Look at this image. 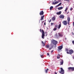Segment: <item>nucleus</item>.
Returning <instances> with one entry per match:
<instances>
[{"label": "nucleus", "mask_w": 74, "mask_h": 74, "mask_svg": "<svg viewBox=\"0 0 74 74\" xmlns=\"http://www.w3.org/2000/svg\"><path fill=\"white\" fill-rule=\"evenodd\" d=\"M65 51L66 52L67 54H70V55H72L73 53H74V51L72 49L69 50V49L67 48L65 49Z\"/></svg>", "instance_id": "f257e3e1"}, {"label": "nucleus", "mask_w": 74, "mask_h": 74, "mask_svg": "<svg viewBox=\"0 0 74 74\" xmlns=\"http://www.w3.org/2000/svg\"><path fill=\"white\" fill-rule=\"evenodd\" d=\"M51 43L54 44V45H56L58 44V42L54 40H51Z\"/></svg>", "instance_id": "f03ea898"}, {"label": "nucleus", "mask_w": 74, "mask_h": 74, "mask_svg": "<svg viewBox=\"0 0 74 74\" xmlns=\"http://www.w3.org/2000/svg\"><path fill=\"white\" fill-rule=\"evenodd\" d=\"M42 38L44 39V37H45V32L43 29H42Z\"/></svg>", "instance_id": "7ed1b4c3"}, {"label": "nucleus", "mask_w": 74, "mask_h": 74, "mask_svg": "<svg viewBox=\"0 0 74 74\" xmlns=\"http://www.w3.org/2000/svg\"><path fill=\"white\" fill-rule=\"evenodd\" d=\"M61 71H59V73H60V74H64V70H63L62 68H60Z\"/></svg>", "instance_id": "20e7f679"}, {"label": "nucleus", "mask_w": 74, "mask_h": 74, "mask_svg": "<svg viewBox=\"0 0 74 74\" xmlns=\"http://www.w3.org/2000/svg\"><path fill=\"white\" fill-rule=\"evenodd\" d=\"M58 51H59L60 50H61L63 48V46H60L58 47Z\"/></svg>", "instance_id": "39448f33"}, {"label": "nucleus", "mask_w": 74, "mask_h": 74, "mask_svg": "<svg viewBox=\"0 0 74 74\" xmlns=\"http://www.w3.org/2000/svg\"><path fill=\"white\" fill-rule=\"evenodd\" d=\"M67 20L68 21V24L69 25V24L70 23V17L68 16L67 18Z\"/></svg>", "instance_id": "423d86ee"}, {"label": "nucleus", "mask_w": 74, "mask_h": 74, "mask_svg": "<svg viewBox=\"0 0 74 74\" xmlns=\"http://www.w3.org/2000/svg\"><path fill=\"white\" fill-rule=\"evenodd\" d=\"M62 23L64 25H67V21H64L62 22Z\"/></svg>", "instance_id": "0eeeda50"}, {"label": "nucleus", "mask_w": 74, "mask_h": 74, "mask_svg": "<svg viewBox=\"0 0 74 74\" xmlns=\"http://www.w3.org/2000/svg\"><path fill=\"white\" fill-rule=\"evenodd\" d=\"M58 36L59 37H63V34L62 32H60L58 33Z\"/></svg>", "instance_id": "6e6552de"}, {"label": "nucleus", "mask_w": 74, "mask_h": 74, "mask_svg": "<svg viewBox=\"0 0 74 74\" xmlns=\"http://www.w3.org/2000/svg\"><path fill=\"white\" fill-rule=\"evenodd\" d=\"M54 36L55 38H59V36L58 35V33H56L55 34Z\"/></svg>", "instance_id": "1a4fd4ad"}, {"label": "nucleus", "mask_w": 74, "mask_h": 74, "mask_svg": "<svg viewBox=\"0 0 74 74\" xmlns=\"http://www.w3.org/2000/svg\"><path fill=\"white\" fill-rule=\"evenodd\" d=\"M68 69L69 70H71L72 71H74V67H70L68 68Z\"/></svg>", "instance_id": "9d476101"}, {"label": "nucleus", "mask_w": 74, "mask_h": 74, "mask_svg": "<svg viewBox=\"0 0 74 74\" xmlns=\"http://www.w3.org/2000/svg\"><path fill=\"white\" fill-rule=\"evenodd\" d=\"M59 1H58L54 2L52 4H53V5H55V4H58V3H59Z\"/></svg>", "instance_id": "9b49d317"}, {"label": "nucleus", "mask_w": 74, "mask_h": 74, "mask_svg": "<svg viewBox=\"0 0 74 74\" xmlns=\"http://www.w3.org/2000/svg\"><path fill=\"white\" fill-rule=\"evenodd\" d=\"M59 18L61 19H63L64 18V15L62 14L60 16Z\"/></svg>", "instance_id": "f8f14e48"}, {"label": "nucleus", "mask_w": 74, "mask_h": 74, "mask_svg": "<svg viewBox=\"0 0 74 74\" xmlns=\"http://www.w3.org/2000/svg\"><path fill=\"white\" fill-rule=\"evenodd\" d=\"M39 14L40 15H44V12H43V10L40 11Z\"/></svg>", "instance_id": "ddd939ff"}, {"label": "nucleus", "mask_w": 74, "mask_h": 74, "mask_svg": "<svg viewBox=\"0 0 74 74\" xmlns=\"http://www.w3.org/2000/svg\"><path fill=\"white\" fill-rule=\"evenodd\" d=\"M63 60H61L60 62V65H63Z\"/></svg>", "instance_id": "4468645a"}, {"label": "nucleus", "mask_w": 74, "mask_h": 74, "mask_svg": "<svg viewBox=\"0 0 74 74\" xmlns=\"http://www.w3.org/2000/svg\"><path fill=\"white\" fill-rule=\"evenodd\" d=\"M61 13H62V12H61V11H60L58 12H57L56 13V14H57V15H61Z\"/></svg>", "instance_id": "2eb2a0df"}, {"label": "nucleus", "mask_w": 74, "mask_h": 74, "mask_svg": "<svg viewBox=\"0 0 74 74\" xmlns=\"http://www.w3.org/2000/svg\"><path fill=\"white\" fill-rule=\"evenodd\" d=\"M42 45L43 47H44L45 45V43H44L43 41H42Z\"/></svg>", "instance_id": "dca6fc26"}, {"label": "nucleus", "mask_w": 74, "mask_h": 74, "mask_svg": "<svg viewBox=\"0 0 74 74\" xmlns=\"http://www.w3.org/2000/svg\"><path fill=\"white\" fill-rule=\"evenodd\" d=\"M44 15L41 16V19H40V21H42V20H43L44 19Z\"/></svg>", "instance_id": "f3484780"}, {"label": "nucleus", "mask_w": 74, "mask_h": 74, "mask_svg": "<svg viewBox=\"0 0 74 74\" xmlns=\"http://www.w3.org/2000/svg\"><path fill=\"white\" fill-rule=\"evenodd\" d=\"M58 10H62L63 9V7H61L58 8Z\"/></svg>", "instance_id": "a211bd4d"}, {"label": "nucleus", "mask_w": 74, "mask_h": 74, "mask_svg": "<svg viewBox=\"0 0 74 74\" xmlns=\"http://www.w3.org/2000/svg\"><path fill=\"white\" fill-rule=\"evenodd\" d=\"M61 27V24L60 23V24L59 25L58 27V29H59L60 28V27Z\"/></svg>", "instance_id": "6ab92c4d"}, {"label": "nucleus", "mask_w": 74, "mask_h": 74, "mask_svg": "<svg viewBox=\"0 0 74 74\" xmlns=\"http://www.w3.org/2000/svg\"><path fill=\"white\" fill-rule=\"evenodd\" d=\"M52 21H55V17H53L52 18Z\"/></svg>", "instance_id": "aec40b11"}, {"label": "nucleus", "mask_w": 74, "mask_h": 74, "mask_svg": "<svg viewBox=\"0 0 74 74\" xmlns=\"http://www.w3.org/2000/svg\"><path fill=\"white\" fill-rule=\"evenodd\" d=\"M49 70L48 69H47L46 70H45V71L46 73H48V71Z\"/></svg>", "instance_id": "412c9836"}, {"label": "nucleus", "mask_w": 74, "mask_h": 74, "mask_svg": "<svg viewBox=\"0 0 74 74\" xmlns=\"http://www.w3.org/2000/svg\"><path fill=\"white\" fill-rule=\"evenodd\" d=\"M53 8V6H52L50 7V10H52V9Z\"/></svg>", "instance_id": "4be33fe9"}, {"label": "nucleus", "mask_w": 74, "mask_h": 74, "mask_svg": "<svg viewBox=\"0 0 74 74\" xmlns=\"http://www.w3.org/2000/svg\"><path fill=\"white\" fill-rule=\"evenodd\" d=\"M61 4H62V3H60L57 6V7H59V5H61Z\"/></svg>", "instance_id": "5701e85b"}, {"label": "nucleus", "mask_w": 74, "mask_h": 74, "mask_svg": "<svg viewBox=\"0 0 74 74\" xmlns=\"http://www.w3.org/2000/svg\"><path fill=\"white\" fill-rule=\"evenodd\" d=\"M56 30H57V28H55L53 29V30H54V31H56Z\"/></svg>", "instance_id": "b1692460"}, {"label": "nucleus", "mask_w": 74, "mask_h": 74, "mask_svg": "<svg viewBox=\"0 0 74 74\" xmlns=\"http://www.w3.org/2000/svg\"><path fill=\"white\" fill-rule=\"evenodd\" d=\"M67 10H68V8H67V7L66 9H65V12H66V11Z\"/></svg>", "instance_id": "393cba45"}, {"label": "nucleus", "mask_w": 74, "mask_h": 74, "mask_svg": "<svg viewBox=\"0 0 74 74\" xmlns=\"http://www.w3.org/2000/svg\"><path fill=\"white\" fill-rule=\"evenodd\" d=\"M53 23H51V26H53Z\"/></svg>", "instance_id": "a878e982"}, {"label": "nucleus", "mask_w": 74, "mask_h": 74, "mask_svg": "<svg viewBox=\"0 0 74 74\" xmlns=\"http://www.w3.org/2000/svg\"><path fill=\"white\" fill-rule=\"evenodd\" d=\"M46 47H47V48H49V45H46Z\"/></svg>", "instance_id": "bb28decb"}, {"label": "nucleus", "mask_w": 74, "mask_h": 74, "mask_svg": "<svg viewBox=\"0 0 74 74\" xmlns=\"http://www.w3.org/2000/svg\"><path fill=\"white\" fill-rule=\"evenodd\" d=\"M55 26L56 27V28L58 27V25H55Z\"/></svg>", "instance_id": "cd10ccee"}, {"label": "nucleus", "mask_w": 74, "mask_h": 74, "mask_svg": "<svg viewBox=\"0 0 74 74\" xmlns=\"http://www.w3.org/2000/svg\"><path fill=\"white\" fill-rule=\"evenodd\" d=\"M41 58H43V55H41Z\"/></svg>", "instance_id": "c85d7f7f"}, {"label": "nucleus", "mask_w": 74, "mask_h": 74, "mask_svg": "<svg viewBox=\"0 0 74 74\" xmlns=\"http://www.w3.org/2000/svg\"><path fill=\"white\" fill-rule=\"evenodd\" d=\"M52 48H53V47H51V48H49V50H51V49H52Z\"/></svg>", "instance_id": "c756f323"}, {"label": "nucleus", "mask_w": 74, "mask_h": 74, "mask_svg": "<svg viewBox=\"0 0 74 74\" xmlns=\"http://www.w3.org/2000/svg\"><path fill=\"white\" fill-rule=\"evenodd\" d=\"M72 42L73 44H74V40H73L72 41Z\"/></svg>", "instance_id": "7c9ffc66"}, {"label": "nucleus", "mask_w": 74, "mask_h": 74, "mask_svg": "<svg viewBox=\"0 0 74 74\" xmlns=\"http://www.w3.org/2000/svg\"><path fill=\"white\" fill-rule=\"evenodd\" d=\"M40 32H41H41H42V30H41V29H40Z\"/></svg>", "instance_id": "2f4dec72"}, {"label": "nucleus", "mask_w": 74, "mask_h": 74, "mask_svg": "<svg viewBox=\"0 0 74 74\" xmlns=\"http://www.w3.org/2000/svg\"><path fill=\"white\" fill-rule=\"evenodd\" d=\"M57 59H59V58H60V57L57 56Z\"/></svg>", "instance_id": "473e14b6"}, {"label": "nucleus", "mask_w": 74, "mask_h": 74, "mask_svg": "<svg viewBox=\"0 0 74 74\" xmlns=\"http://www.w3.org/2000/svg\"><path fill=\"white\" fill-rule=\"evenodd\" d=\"M47 55H48V56H49V53H47Z\"/></svg>", "instance_id": "72a5a7b5"}, {"label": "nucleus", "mask_w": 74, "mask_h": 74, "mask_svg": "<svg viewBox=\"0 0 74 74\" xmlns=\"http://www.w3.org/2000/svg\"><path fill=\"white\" fill-rule=\"evenodd\" d=\"M70 0H64V1H69Z\"/></svg>", "instance_id": "f704fd0d"}, {"label": "nucleus", "mask_w": 74, "mask_h": 74, "mask_svg": "<svg viewBox=\"0 0 74 74\" xmlns=\"http://www.w3.org/2000/svg\"><path fill=\"white\" fill-rule=\"evenodd\" d=\"M44 25H45H45H46L45 22V23H44Z\"/></svg>", "instance_id": "c9c22d12"}, {"label": "nucleus", "mask_w": 74, "mask_h": 74, "mask_svg": "<svg viewBox=\"0 0 74 74\" xmlns=\"http://www.w3.org/2000/svg\"><path fill=\"white\" fill-rule=\"evenodd\" d=\"M53 52V50H52V51H51V53H52Z\"/></svg>", "instance_id": "e433bc0d"}, {"label": "nucleus", "mask_w": 74, "mask_h": 74, "mask_svg": "<svg viewBox=\"0 0 74 74\" xmlns=\"http://www.w3.org/2000/svg\"><path fill=\"white\" fill-rule=\"evenodd\" d=\"M70 10V11H72V8H71Z\"/></svg>", "instance_id": "4c0bfd02"}, {"label": "nucleus", "mask_w": 74, "mask_h": 74, "mask_svg": "<svg viewBox=\"0 0 74 74\" xmlns=\"http://www.w3.org/2000/svg\"><path fill=\"white\" fill-rule=\"evenodd\" d=\"M51 22V19H50V20L49 21V22Z\"/></svg>", "instance_id": "58836bf2"}, {"label": "nucleus", "mask_w": 74, "mask_h": 74, "mask_svg": "<svg viewBox=\"0 0 74 74\" xmlns=\"http://www.w3.org/2000/svg\"><path fill=\"white\" fill-rule=\"evenodd\" d=\"M65 40H67V38H65Z\"/></svg>", "instance_id": "ea45409f"}, {"label": "nucleus", "mask_w": 74, "mask_h": 74, "mask_svg": "<svg viewBox=\"0 0 74 74\" xmlns=\"http://www.w3.org/2000/svg\"><path fill=\"white\" fill-rule=\"evenodd\" d=\"M40 20H39V23H40Z\"/></svg>", "instance_id": "a19ab883"}, {"label": "nucleus", "mask_w": 74, "mask_h": 74, "mask_svg": "<svg viewBox=\"0 0 74 74\" xmlns=\"http://www.w3.org/2000/svg\"><path fill=\"white\" fill-rule=\"evenodd\" d=\"M55 74H57V73H56V72H55Z\"/></svg>", "instance_id": "79ce46f5"}, {"label": "nucleus", "mask_w": 74, "mask_h": 74, "mask_svg": "<svg viewBox=\"0 0 74 74\" xmlns=\"http://www.w3.org/2000/svg\"><path fill=\"white\" fill-rule=\"evenodd\" d=\"M73 33V35H74V33Z\"/></svg>", "instance_id": "37998d69"}, {"label": "nucleus", "mask_w": 74, "mask_h": 74, "mask_svg": "<svg viewBox=\"0 0 74 74\" xmlns=\"http://www.w3.org/2000/svg\"><path fill=\"white\" fill-rule=\"evenodd\" d=\"M56 1V0H55V1Z\"/></svg>", "instance_id": "c03bdc74"}]
</instances>
